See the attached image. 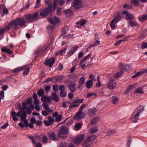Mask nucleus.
I'll list each match as a JSON object with an SVG mask.
<instances>
[{"label": "nucleus", "mask_w": 147, "mask_h": 147, "mask_svg": "<svg viewBox=\"0 0 147 147\" xmlns=\"http://www.w3.org/2000/svg\"><path fill=\"white\" fill-rule=\"evenodd\" d=\"M136 111H134L133 113V115L131 116V119L133 122L136 123L137 122L138 120L139 119V113H137L136 114H135Z\"/></svg>", "instance_id": "f8f14e48"}, {"label": "nucleus", "mask_w": 147, "mask_h": 147, "mask_svg": "<svg viewBox=\"0 0 147 147\" xmlns=\"http://www.w3.org/2000/svg\"><path fill=\"white\" fill-rule=\"evenodd\" d=\"M37 93L39 96L42 97L44 95L45 92L43 89L41 88L38 91Z\"/></svg>", "instance_id": "4c0bfd02"}, {"label": "nucleus", "mask_w": 147, "mask_h": 147, "mask_svg": "<svg viewBox=\"0 0 147 147\" xmlns=\"http://www.w3.org/2000/svg\"><path fill=\"white\" fill-rule=\"evenodd\" d=\"M122 13L123 15H126L125 19L127 21L132 20L134 18V15L133 14L129 13L128 11L126 10L122 11Z\"/></svg>", "instance_id": "423d86ee"}, {"label": "nucleus", "mask_w": 147, "mask_h": 147, "mask_svg": "<svg viewBox=\"0 0 147 147\" xmlns=\"http://www.w3.org/2000/svg\"><path fill=\"white\" fill-rule=\"evenodd\" d=\"M30 70L29 68H27L25 69L23 72V74L24 76H26L28 74Z\"/></svg>", "instance_id": "6e6d98bb"}, {"label": "nucleus", "mask_w": 147, "mask_h": 147, "mask_svg": "<svg viewBox=\"0 0 147 147\" xmlns=\"http://www.w3.org/2000/svg\"><path fill=\"white\" fill-rule=\"evenodd\" d=\"M22 111L23 112L28 108V107H27L28 104L26 102H22Z\"/></svg>", "instance_id": "49530a36"}, {"label": "nucleus", "mask_w": 147, "mask_h": 147, "mask_svg": "<svg viewBox=\"0 0 147 147\" xmlns=\"http://www.w3.org/2000/svg\"><path fill=\"white\" fill-rule=\"evenodd\" d=\"M116 85V84L115 83L111 81V79L110 81L108 84L107 87L110 90H112L115 88Z\"/></svg>", "instance_id": "aec40b11"}, {"label": "nucleus", "mask_w": 147, "mask_h": 147, "mask_svg": "<svg viewBox=\"0 0 147 147\" xmlns=\"http://www.w3.org/2000/svg\"><path fill=\"white\" fill-rule=\"evenodd\" d=\"M12 23L13 22L12 21L10 22L4 28H3L4 31H5L9 30L11 28V27H13L14 29V26L13 23L12 24Z\"/></svg>", "instance_id": "b1692460"}, {"label": "nucleus", "mask_w": 147, "mask_h": 147, "mask_svg": "<svg viewBox=\"0 0 147 147\" xmlns=\"http://www.w3.org/2000/svg\"><path fill=\"white\" fill-rule=\"evenodd\" d=\"M85 138L84 135L81 134L78 135L74 139V142L76 144H80Z\"/></svg>", "instance_id": "6e6552de"}, {"label": "nucleus", "mask_w": 147, "mask_h": 147, "mask_svg": "<svg viewBox=\"0 0 147 147\" xmlns=\"http://www.w3.org/2000/svg\"><path fill=\"white\" fill-rule=\"evenodd\" d=\"M99 119V117H98L97 116L95 117L91 121V123L93 125L96 124L98 122Z\"/></svg>", "instance_id": "72a5a7b5"}, {"label": "nucleus", "mask_w": 147, "mask_h": 147, "mask_svg": "<svg viewBox=\"0 0 147 147\" xmlns=\"http://www.w3.org/2000/svg\"><path fill=\"white\" fill-rule=\"evenodd\" d=\"M39 16L38 11L35 12L33 14L30 13L24 16L26 19L29 23H33L34 21L38 20V18Z\"/></svg>", "instance_id": "f03ea898"}, {"label": "nucleus", "mask_w": 147, "mask_h": 147, "mask_svg": "<svg viewBox=\"0 0 147 147\" xmlns=\"http://www.w3.org/2000/svg\"><path fill=\"white\" fill-rule=\"evenodd\" d=\"M93 84V81L91 80H88L86 83V86L88 89H90L92 87Z\"/></svg>", "instance_id": "a878e982"}, {"label": "nucleus", "mask_w": 147, "mask_h": 147, "mask_svg": "<svg viewBox=\"0 0 147 147\" xmlns=\"http://www.w3.org/2000/svg\"><path fill=\"white\" fill-rule=\"evenodd\" d=\"M125 65L124 64L121 63L119 66L120 67V70L121 71H126L125 70H123L125 69Z\"/></svg>", "instance_id": "bf43d9fd"}, {"label": "nucleus", "mask_w": 147, "mask_h": 147, "mask_svg": "<svg viewBox=\"0 0 147 147\" xmlns=\"http://www.w3.org/2000/svg\"><path fill=\"white\" fill-rule=\"evenodd\" d=\"M62 118V114L59 115L56 118L55 120L56 121L59 122L60 121Z\"/></svg>", "instance_id": "603ef678"}, {"label": "nucleus", "mask_w": 147, "mask_h": 147, "mask_svg": "<svg viewBox=\"0 0 147 147\" xmlns=\"http://www.w3.org/2000/svg\"><path fill=\"white\" fill-rule=\"evenodd\" d=\"M138 19L140 22H143L147 20V15H143L139 17Z\"/></svg>", "instance_id": "c756f323"}, {"label": "nucleus", "mask_w": 147, "mask_h": 147, "mask_svg": "<svg viewBox=\"0 0 147 147\" xmlns=\"http://www.w3.org/2000/svg\"><path fill=\"white\" fill-rule=\"evenodd\" d=\"M49 135V137L50 139L53 141H55L58 140L56 135L55 133L51 132V134L48 133Z\"/></svg>", "instance_id": "6ab92c4d"}, {"label": "nucleus", "mask_w": 147, "mask_h": 147, "mask_svg": "<svg viewBox=\"0 0 147 147\" xmlns=\"http://www.w3.org/2000/svg\"><path fill=\"white\" fill-rule=\"evenodd\" d=\"M115 133L116 132L115 130L114 129H112L108 131L107 134L108 136H111Z\"/></svg>", "instance_id": "c03bdc74"}, {"label": "nucleus", "mask_w": 147, "mask_h": 147, "mask_svg": "<svg viewBox=\"0 0 147 147\" xmlns=\"http://www.w3.org/2000/svg\"><path fill=\"white\" fill-rule=\"evenodd\" d=\"M79 106V104H71L70 105L69 107V108L70 109H73L75 108H76L77 106Z\"/></svg>", "instance_id": "338daca9"}, {"label": "nucleus", "mask_w": 147, "mask_h": 147, "mask_svg": "<svg viewBox=\"0 0 147 147\" xmlns=\"http://www.w3.org/2000/svg\"><path fill=\"white\" fill-rule=\"evenodd\" d=\"M143 89V87L141 86L139 87L138 89H136L134 91V93H138L139 94H142L144 93V91L142 90Z\"/></svg>", "instance_id": "473e14b6"}, {"label": "nucleus", "mask_w": 147, "mask_h": 147, "mask_svg": "<svg viewBox=\"0 0 147 147\" xmlns=\"http://www.w3.org/2000/svg\"><path fill=\"white\" fill-rule=\"evenodd\" d=\"M85 83V79L84 77H81L78 81V83L80 85V87H81Z\"/></svg>", "instance_id": "e433bc0d"}, {"label": "nucleus", "mask_w": 147, "mask_h": 147, "mask_svg": "<svg viewBox=\"0 0 147 147\" xmlns=\"http://www.w3.org/2000/svg\"><path fill=\"white\" fill-rule=\"evenodd\" d=\"M67 49V48L66 47L64 48L59 51V54L60 55H63V53H65Z\"/></svg>", "instance_id": "e2e57ef3"}, {"label": "nucleus", "mask_w": 147, "mask_h": 147, "mask_svg": "<svg viewBox=\"0 0 147 147\" xmlns=\"http://www.w3.org/2000/svg\"><path fill=\"white\" fill-rule=\"evenodd\" d=\"M24 123L22 122H20L18 123L19 126L22 128H24L25 127H28V125L29 123H28V120L26 119L24 121Z\"/></svg>", "instance_id": "412c9836"}, {"label": "nucleus", "mask_w": 147, "mask_h": 147, "mask_svg": "<svg viewBox=\"0 0 147 147\" xmlns=\"http://www.w3.org/2000/svg\"><path fill=\"white\" fill-rule=\"evenodd\" d=\"M65 89V86L63 85L59 86V89L61 91H64Z\"/></svg>", "instance_id": "052dcab7"}, {"label": "nucleus", "mask_w": 147, "mask_h": 147, "mask_svg": "<svg viewBox=\"0 0 147 147\" xmlns=\"http://www.w3.org/2000/svg\"><path fill=\"white\" fill-rule=\"evenodd\" d=\"M62 8L61 7H59L57 9L56 11V14L57 16H60L61 15V10Z\"/></svg>", "instance_id": "13d9d810"}, {"label": "nucleus", "mask_w": 147, "mask_h": 147, "mask_svg": "<svg viewBox=\"0 0 147 147\" xmlns=\"http://www.w3.org/2000/svg\"><path fill=\"white\" fill-rule=\"evenodd\" d=\"M1 51L3 52H5L8 54H11L13 53V51H11L10 49H7V47H4L1 48Z\"/></svg>", "instance_id": "5701e85b"}, {"label": "nucleus", "mask_w": 147, "mask_h": 147, "mask_svg": "<svg viewBox=\"0 0 147 147\" xmlns=\"http://www.w3.org/2000/svg\"><path fill=\"white\" fill-rule=\"evenodd\" d=\"M115 16L112 20H114L116 23L119 21L122 17V16L120 12H118L116 13Z\"/></svg>", "instance_id": "9b49d317"}, {"label": "nucleus", "mask_w": 147, "mask_h": 147, "mask_svg": "<svg viewBox=\"0 0 147 147\" xmlns=\"http://www.w3.org/2000/svg\"><path fill=\"white\" fill-rule=\"evenodd\" d=\"M32 97H31L30 98H28L27 101L26 102L29 105H31L32 104Z\"/></svg>", "instance_id": "69168bd1"}, {"label": "nucleus", "mask_w": 147, "mask_h": 147, "mask_svg": "<svg viewBox=\"0 0 147 147\" xmlns=\"http://www.w3.org/2000/svg\"><path fill=\"white\" fill-rule=\"evenodd\" d=\"M86 105L83 104L80 107L79 110L74 116V119L76 120H78L79 119H83L85 117L84 113L82 112L83 109L86 107Z\"/></svg>", "instance_id": "7ed1b4c3"}, {"label": "nucleus", "mask_w": 147, "mask_h": 147, "mask_svg": "<svg viewBox=\"0 0 147 147\" xmlns=\"http://www.w3.org/2000/svg\"><path fill=\"white\" fill-rule=\"evenodd\" d=\"M52 97H51L52 100H54L56 102H59V97L58 95H56V92H53L51 94Z\"/></svg>", "instance_id": "f3484780"}, {"label": "nucleus", "mask_w": 147, "mask_h": 147, "mask_svg": "<svg viewBox=\"0 0 147 147\" xmlns=\"http://www.w3.org/2000/svg\"><path fill=\"white\" fill-rule=\"evenodd\" d=\"M92 143V142L90 141V140L87 138L84 140L82 143V145L84 147H89Z\"/></svg>", "instance_id": "ddd939ff"}, {"label": "nucleus", "mask_w": 147, "mask_h": 147, "mask_svg": "<svg viewBox=\"0 0 147 147\" xmlns=\"http://www.w3.org/2000/svg\"><path fill=\"white\" fill-rule=\"evenodd\" d=\"M67 95V93L64 91H61L60 92V96L62 97H64Z\"/></svg>", "instance_id": "680f3d73"}, {"label": "nucleus", "mask_w": 147, "mask_h": 147, "mask_svg": "<svg viewBox=\"0 0 147 147\" xmlns=\"http://www.w3.org/2000/svg\"><path fill=\"white\" fill-rule=\"evenodd\" d=\"M84 99H80L79 98H78L77 99H76L73 102V103H74L76 104V103H82L84 101Z\"/></svg>", "instance_id": "a18cd8bd"}, {"label": "nucleus", "mask_w": 147, "mask_h": 147, "mask_svg": "<svg viewBox=\"0 0 147 147\" xmlns=\"http://www.w3.org/2000/svg\"><path fill=\"white\" fill-rule=\"evenodd\" d=\"M82 125L81 123H78L77 124H76L75 126V127H76L78 130H79L82 127Z\"/></svg>", "instance_id": "3c124183"}, {"label": "nucleus", "mask_w": 147, "mask_h": 147, "mask_svg": "<svg viewBox=\"0 0 147 147\" xmlns=\"http://www.w3.org/2000/svg\"><path fill=\"white\" fill-rule=\"evenodd\" d=\"M46 49H44V50L42 49H41L40 50H38L36 51L34 53L35 55H36V57H39L40 55V52H42V53L44 52Z\"/></svg>", "instance_id": "c9c22d12"}, {"label": "nucleus", "mask_w": 147, "mask_h": 147, "mask_svg": "<svg viewBox=\"0 0 147 147\" xmlns=\"http://www.w3.org/2000/svg\"><path fill=\"white\" fill-rule=\"evenodd\" d=\"M64 77L62 75H59L54 76V80L53 83H56L58 82H61L63 80V78Z\"/></svg>", "instance_id": "2eb2a0df"}, {"label": "nucleus", "mask_w": 147, "mask_h": 147, "mask_svg": "<svg viewBox=\"0 0 147 147\" xmlns=\"http://www.w3.org/2000/svg\"><path fill=\"white\" fill-rule=\"evenodd\" d=\"M68 87L70 91L72 92H74L76 90V84L75 82H73L68 85Z\"/></svg>", "instance_id": "dca6fc26"}, {"label": "nucleus", "mask_w": 147, "mask_h": 147, "mask_svg": "<svg viewBox=\"0 0 147 147\" xmlns=\"http://www.w3.org/2000/svg\"><path fill=\"white\" fill-rule=\"evenodd\" d=\"M54 80V76L53 78H48L44 81L43 83L48 82L50 81H51L53 83Z\"/></svg>", "instance_id": "5fc2aeb1"}, {"label": "nucleus", "mask_w": 147, "mask_h": 147, "mask_svg": "<svg viewBox=\"0 0 147 147\" xmlns=\"http://www.w3.org/2000/svg\"><path fill=\"white\" fill-rule=\"evenodd\" d=\"M138 0H132L131 1V3L134 4L136 6H138L140 5V2Z\"/></svg>", "instance_id": "09e8293b"}, {"label": "nucleus", "mask_w": 147, "mask_h": 147, "mask_svg": "<svg viewBox=\"0 0 147 147\" xmlns=\"http://www.w3.org/2000/svg\"><path fill=\"white\" fill-rule=\"evenodd\" d=\"M24 67H21L16 68L14 69L12 72L13 73H17L20 72V71L23 70L24 69Z\"/></svg>", "instance_id": "f704fd0d"}, {"label": "nucleus", "mask_w": 147, "mask_h": 147, "mask_svg": "<svg viewBox=\"0 0 147 147\" xmlns=\"http://www.w3.org/2000/svg\"><path fill=\"white\" fill-rule=\"evenodd\" d=\"M131 142V138L130 137H129L128 138L127 142V144L126 146L127 147H130V144Z\"/></svg>", "instance_id": "4d7b16f0"}, {"label": "nucleus", "mask_w": 147, "mask_h": 147, "mask_svg": "<svg viewBox=\"0 0 147 147\" xmlns=\"http://www.w3.org/2000/svg\"><path fill=\"white\" fill-rule=\"evenodd\" d=\"M53 19H54V24L55 25L59 22L60 19L59 18L57 17L56 16H54Z\"/></svg>", "instance_id": "0e129e2a"}, {"label": "nucleus", "mask_w": 147, "mask_h": 147, "mask_svg": "<svg viewBox=\"0 0 147 147\" xmlns=\"http://www.w3.org/2000/svg\"><path fill=\"white\" fill-rule=\"evenodd\" d=\"M144 107L143 105H139L137 107L136 111L137 113H139V115L143 112L144 110Z\"/></svg>", "instance_id": "393cba45"}, {"label": "nucleus", "mask_w": 147, "mask_h": 147, "mask_svg": "<svg viewBox=\"0 0 147 147\" xmlns=\"http://www.w3.org/2000/svg\"><path fill=\"white\" fill-rule=\"evenodd\" d=\"M55 61L54 57H52L51 58H49L47 60H45L44 62L45 65L49 66V67H51L53 65Z\"/></svg>", "instance_id": "1a4fd4ad"}, {"label": "nucleus", "mask_w": 147, "mask_h": 147, "mask_svg": "<svg viewBox=\"0 0 147 147\" xmlns=\"http://www.w3.org/2000/svg\"><path fill=\"white\" fill-rule=\"evenodd\" d=\"M88 110V114L90 117H94L97 112V109L94 107L89 108Z\"/></svg>", "instance_id": "9d476101"}, {"label": "nucleus", "mask_w": 147, "mask_h": 147, "mask_svg": "<svg viewBox=\"0 0 147 147\" xmlns=\"http://www.w3.org/2000/svg\"><path fill=\"white\" fill-rule=\"evenodd\" d=\"M78 48V46H76L73 47L71 49L69 53H67L66 54V56L68 57L74 54L75 52L77 50Z\"/></svg>", "instance_id": "4468645a"}, {"label": "nucleus", "mask_w": 147, "mask_h": 147, "mask_svg": "<svg viewBox=\"0 0 147 147\" xmlns=\"http://www.w3.org/2000/svg\"><path fill=\"white\" fill-rule=\"evenodd\" d=\"M112 102L113 104H117L119 99L116 96H112L111 97Z\"/></svg>", "instance_id": "c85d7f7f"}, {"label": "nucleus", "mask_w": 147, "mask_h": 147, "mask_svg": "<svg viewBox=\"0 0 147 147\" xmlns=\"http://www.w3.org/2000/svg\"><path fill=\"white\" fill-rule=\"evenodd\" d=\"M86 23V20L84 19H82L77 23V24H80L81 26H83Z\"/></svg>", "instance_id": "a19ab883"}, {"label": "nucleus", "mask_w": 147, "mask_h": 147, "mask_svg": "<svg viewBox=\"0 0 147 147\" xmlns=\"http://www.w3.org/2000/svg\"><path fill=\"white\" fill-rule=\"evenodd\" d=\"M14 26V29L17 30L19 28L18 26L21 27L26 26V21L23 18L21 17L18 18L14 20H12Z\"/></svg>", "instance_id": "f257e3e1"}, {"label": "nucleus", "mask_w": 147, "mask_h": 147, "mask_svg": "<svg viewBox=\"0 0 147 147\" xmlns=\"http://www.w3.org/2000/svg\"><path fill=\"white\" fill-rule=\"evenodd\" d=\"M63 13L68 17H70L74 14L72 11L69 9H67L63 11Z\"/></svg>", "instance_id": "a211bd4d"}, {"label": "nucleus", "mask_w": 147, "mask_h": 147, "mask_svg": "<svg viewBox=\"0 0 147 147\" xmlns=\"http://www.w3.org/2000/svg\"><path fill=\"white\" fill-rule=\"evenodd\" d=\"M30 123L34 124L36 123V120L34 117H31L30 120Z\"/></svg>", "instance_id": "774afa93"}, {"label": "nucleus", "mask_w": 147, "mask_h": 147, "mask_svg": "<svg viewBox=\"0 0 147 147\" xmlns=\"http://www.w3.org/2000/svg\"><path fill=\"white\" fill-rule=\"evenodd\" d=\"M48 119L49 121L52 125L54 121V119L52 117L49 116L48 117Z\"/></svg>", "instance_id": "8fccbe9b"}, {"label": "nucleus", "mask_w": 147, "mask_h": 147, "mask_svg": "<svg viewBox=\"0 0 147 147\" xmlns=\"http://www.w3.org/2000/svg\"><path fill=\"white\" fill-rule=\"evenodd\" d=\"M123 74V71L121 70L120 72H117L115 74V77L116 79H118L119 77L121 76Z\"/></svg>", "instance_id": "79ce46f5"}, {"label": "nucleus", "mask_w": 147, "mask_h": 147, "mask_svg": "<svg viewBox=\"0 0 147 147\" xmlns=\"http://www.w3.org/2000/svg\"><path fill=\"white\" fill-rule=\"evenodd\" d=\"M98 131V129H97L96 126H95L92 127L90 130V132L91 134H93L96 132Z\"/></svg>", "instance_id": "de8ad7c7"}, {"label": "nucleus", "mask_w": 147, "mask_h": 147, "mask_svg": "<svg viewBox=\"0 0 147 147\" xmlns=\"http://www.w3.org/2000/svg\"><path fill=\"white\" fill-rule=\"evenodd\" d=\"M82 3L83 2L81 0H74L72 5L75 9L77 10L84 7V5Z\"/></svg>", "instance_id": "39448f33"}, {"label": "nucleus", "mask_w": 147, "mask_h": 147, "mask_svg": "<svg viewBox=\"0 0 147 147\" xmlns=\"http://www.w3.org/2000/svg\"><path fill=\"white\" fill-rule=\"evenodd\" d=\"M52 7V1L50 2V3L48 5V7L49 8L52 13H54L56 8V6H53Z\"/></svg>", "instance_id": "bb28decb"}, {"label": "nucleus", "mask_w": 147, "mask_h": 147, "mask_svg": "<svg viewBox=\"0 0 147 147\" xmlns=\"http://www.w3.org/2000/svg\"><path fill=\"white\" fill-rule=\"evenodd\" d=\"M59 133L58 134H60L61 135H65L69 134L68 129L65 127V125H62L60 127V128L58 129Z\"/></svg>", "instance_id": "0eeeda50"}, {"label": "nucleus", "mask_w": 147, "mask_h": 147, "mask_svg": "<svg viewBox=\"0 0 147 147\" xmlns=\"http://www.w3.org/2000/svg\"><path fill=\"white\" fill-rule=\"evenodd\" d=\"M127 22H128L129 25L131 27H133L135 26H138V24L137 23L132 21V20L128 21Z\"/></svg>", "instance_id": "ea45409f"}, {"label": "nucleus", "mask_w": 147, "mask_h": 147, "mask_svg": "<svg viewBox=\"0 0 147 147\" xmlns=\"http://www.w3.org/2000/svg\"><path fill=\"white\" fill-rule=\"evenodd\" d=\"M116 23L114 20H112L110 24V26L112 29H115L116 28Z\"/></svg>", "instance_id": "58836bf2"}, {"label": "nucleus", "mask_w": 147, "mask_h": 147, "mask_svg": "<svg viewBox=\"0 0 147 147\" xmlns=\"http://www.w3.org/2000/svg\"><path fill=\"white\" fill-rule=\"evenodd\" d=\"M123 7L124 9H130L132 8V6L131 5L129 4H127L126 3L123 4Z\"/></svg>", "instance_id": "37998d69"}, {"label": "nucleus", "mask_w": 147, "mask_h": 147, "mask_svg": "<svg viewBox=\"0 0 147 147\" xmlns=\"http://www.w3.org/2000/svg\"><path fill=\"white\" fill-rule=\"evenodd\" d=\"M88 138L90 140V141L92 142L95 140L97 138V136L95 135H92L91 136H89Z\"/></svg>", "instance_id": "864d4df0"}, {"label": "nucleus", "mask_w": 147, "mask_h": 147, "mask_svg": "<svg viewBox=\"0 0 147 147\" xmlns=\"http://www.w3.org/2000/svg\"><path fill=\"white\" fill-rule=\"evenodd\" d=\"M27 116V115L26 114V111H23L22 116L21 117L20 121L24 122V121L26 119Z\"/></svg>", "instance_id": "2f4dec72"}, {"label": "nucleus", "mask_w": 147, "mask_h": 147, "mask_svg": "<svg viewBox=\"0 0 147 147\" xmlns=\"http://www.w3.org/2000/svg\"><path fill=\"white\" fill-rule=\"evenodd\" d=\"M137 84H134L130 85L128 88L127 89V91L126 93H129L131 91V90L133 88L136 87Z\"/></svg>", "instance_id": "cd10ccee"}, {"label": "nucleus", "mask_w": 147, "mask_h": 147, "mask_svg": "<svg viewBox=\"0 0 147 147\" xmlns=\"http://www.w3.org/2000/svg\"><path fill=\"white\" fill-rule=\"evenodd\" d=\"M1 51L3 52H5L8 54H11L13 53V51H11L10 49H7V47H4L1 48Z\"/></svg>", "instance_id": "4be33fe9"}, {"label": "nucleus", "mask_w": 147, "mask_h": 147, "mask_svg": "<svg viewBox=\"0 0 147 147\" xmlns=\"http://www.w3.org/2000/svg\"><path fill=\"white\" fill-rule=\"evenodd\" d=\"M40 15L44 18H46L49 14L51 16H52V13L49 7H46L43 9H39Z\"/></svg>", "instance_id": "20e7f679"}, {"label": "nucleus", "mask_w": 147, "mask_h": 147, "mask_svg": "<svg viewBox=\"0 0 147 147\" xmlns=\"http://www.w3.org/2000/svg\"><path fill=\"white\" fill-rule=\"evenodd\" d=\"M69 27L67 26H65L63 29L61 31V36L66 34L67 33V32L68 30Z\"/></svg>", "instance_id": "7c9ffc66"}]
</instances>
